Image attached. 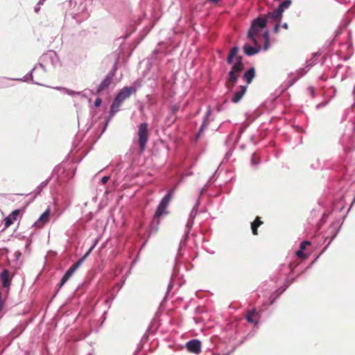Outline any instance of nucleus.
<instances>
[{"instance_id":"obj_1","label":"nucleus","mask_w":355,"mask_h":355,"mask_svg":"<svg viewBox=\"0 0 355 355\" xmlns=\"http://www.w3.org/2000/svg\"><path fill=\"white\" fill-rule=\"evenodd\" d=\"M137 92L135 87H124L117 94L114 99V101L111 105L110 114L114 115L119 110L122 103L127 98H128L132 94H135Z\"/></svg>"},{"instance_id":"obj_2","label":"nucleus","mask_w":355,"mask_h":355,"mask_svg":"<svg viewBox=\"0 0 355 355\" xmlns=\"http://www.w3.org/2000/svg\"><path fill=\"white\" fill-rule=\"evenodd\" d=\"M173 192V190L169 191L168 193L162 198L157 207L153 218V222L157 223V225L159 223V218L164 214H168L166 208L172 198Z\"/></svg>"},{"instance_id":"obj_3","label":"nucleus","mask_w":355,"mask_h":355,"mask_svg":"<svg viewBox=\"0 0 355 355\" xmlns=\"http://www.w3.org/2000/svg\"><path fill=\"white\" fill-rule=\"evenodd\" d=\"M291 0H285L279 5L276 10L268 12L265 16L268 22H279L282 17V12L291 5Z\"/></svg>"},{"instance_id":"obj_4","label":"nucleus","mask_w":355,"mask_h":355,"mask_svg":"<svg viewBox=\"0 0 355 355\" xmlns=\"http://www.w3.org/2000/svg\"><path fill=\"white\" fill-rule=\"evenodd\" d=\"M149 139L148 125L147 123H141L138 129V143L140 152L142 153L146 148V145Z\"/></svg>"},{"instance_id":"obj_5","label":"nucleus","mask_w":355,"mask_h":355,"mask_svg":"<svg viewBox=\"0 0 355 355\" xmlns=\"http://www.w3.org/2000/svg\"><path fill=\"white\" fill-rule=\"evenodd\" d=\"M243 69V64L242 62V57L236 56V62L233 64L231 71L228 73V79L230 80V83H233V84H236L239 75L241 71Z\"/></svg>"},{"instance_id":"obj_6","label":"nucleus","mask_w":355,"mask_h":355,"mask_svg":"<svg viewBox=\"0 0 355 355\" xmlns=\"http://www.w3.org/2000/svg\"><path fill=\"white\" fill-rule=\"evenodd\" d=\"M186 347L189 352L200 354L201 352V343L198 340H191L187 343Z\"/></svg>"},{"instance_id":"obj_7","label":"nucleus","mask_w":355,"mask_h":355,"mask_svg":"<svg viewBox=\"0 0 355 355\" xmlns=\"http://www.w3.org/2000/svg\"><path fill=\"white\" fill-rule=\"evenodd\" d=\"M51 210L48 208L34 223L33 226L36 228H41L49 220Z\"/></svg>"},{"instance_id":"obj_8","label":"nucleus","mask_w":355,"mask_h":355,"mask_svg":"<svg viewBox=\"0 0 355 355\" xmlns=\"http://www.w3.org/2000/svg\"><path fill=\"white\" fill-rule=\"evenodd\" d=\"M19 214L20 210L15 209L10 215H8L4 220V228H8L11 225H12L14 221L17 220Z\"/></svg>"},{"instance_id":"obj_9","label":"nucleus","mask_w":355,"mask_h":355,"mask_svg":"<svg viewBox=\"0 0 355 355\" xmlns=\"http://www.w3.org/2000/svg\"><path fill=\"white\" fill-rule=\"evenodd\" d=\"M1 280L3 288H9L11 284L12 277L7 269H4L1 274Z\"/></svg>"},{"instance_id":"obj_10","label":"nucleus","mask_w":355,"mask_h":355,"mask_svg":"<svg viewBox=\"0 0 355 355\" xmlns=\"http://www.w3.org/2000/svg\"><path fill=\"white\" fill-rule=\"evenodd\" d=\"M245 318L248 322L257 324H258L259 315L255 309H252L247 312Z\"/></svg>"},{"instance_id":"obj_11","label":"nucleus","mask_w":355,"mask_h":355,"mask_svg":"<svg viewBox=\"0 0 355 355\" xmlns=\"http://www.w3.org/2000/svg\"><path fill=\"white\" fill-rule=\"evenodd\" d=\"M268 21L265 17H258L255 19L252 24V31H254L255 28H263L266 26Z\"/></svg>"},{"instance_id":"obj_12","label":"nucleus","mask_w":355,"mask_h":355,"mask_svg":"<svg viewBox=\"0 0 355 355\" xmlns=\"http://www.w3.org/2000/svg\"><path fill=\"white\" fill-rule=\"evenodd\" d=\"M247 90V86L241 85L239 87V91L235 92L234 94L232 101L234 103H238L243 96Z\"/></svg>"},{"instance_id":"obj_13","label":"nucleus","mask_w":355,"mask_h":355,"mask_svg":"<svg viewBox=\"0 0 355 355\" xmlns=\"http://www.w3.org/2000/svg\"><path fill=\"white\" fill-rule=\"evenodd\" d=\"M112 77L107 75L104 80L99 85L98 89H97V94H100L102 91L107 88L111 84Z\"/></svg>"},{"instance_id":"obj_14","label":"nucleus","mask_w":355,"mask_h":355,"mask_svg":"<svg viewBox=\"0 0 355 355\" xmlns=\"http://www.w3.org/2000/svg\"><path fill=\"white\" fill-rule=\"evenodd\" d=\"M255 76V69L254 67L249 69L243 74V79L248 84H250Z\"/></svg>"},{"instance_id":"obj_15","label":"nucleus","mask_w":355,"mask_h":355,"mask_svg":"<svg viewBox=\"0 0 355 355\" xmlns=\"http://www.w3.org/2000/svg\"><path fill=\"white\" fill-rule=\"evenodd\" d=\"M263 224L261 217L257 216L251 223L252 232L254 235H258V227Z\"/></svg>"},{"instance_id":"obj_16","label":"nucleus","mask_w":355,"mask_h":355,"mask_svg":"<svg viewBox=\"0 0 355 355\" xmlns=\"http://www.w3.org/2000/svg\"><path fill=\"white\" fill-rule=\"evenodd\" d=\"M76 269L71 266L69 269L67 270L64 276L62 277L60 283V287L62 286L67 280L70 278V277L73 275Z\"/></svg>"},{"instance_id":"obj_17","label":"nucleus","mask_w":355,"mask_h":355,"mask_svg":"<svg viewBox=\"0 0 355 355\" xmlns=\"http://www.w3.org/2000/svg\"><path fill=\"white\" fill-rule=\"evenodd\" d=\"M238 52H239V48L237 46H234V47H232L230 49L229 55H228L227 58V62L228 64H232V63L233 58L234 57L236 58V56H238L237 55Z\"/></svg>"},{"instance_id":"obj_18","label":"nucleus","mask_w":355,"mask_h":355,"mask_svg":"<svg viewBox=\"0 0 355 355\" xmlns=\"http://www.w3.org/2000/svg\"><path fill=\"white\" fill-rule=\"evenodd\" d=\"M259 49H260L259 47L256 49L250 45H245L243 47L244 53L247 55H250V56L257 53L259 51Z\"/></svg>"},{"instance_id":"obj_19","label":"nucleus","mask_w":355,"mask_h":355,"mask_svg":"<svg viewBox=\"0 0 355 355\" xmlns=\"http://www.w3.org/2000/svg\"><path fill=\"white\" fill-rule=\"evenodd\" d=\"M94 248V245L92 246L89 250L85 253V254L76 263H75L72 266L76 270L83 263V262L85 260V259L88 257V255L91 253V252L93 250Z\"/></svg>"},{"instance_id":"obj_20","label":"nucleus","mask_w":355,"mask_h":355,"mask_svg":"<svg viewBox=\"0 0 355 355\" xmlns=\"http://www.w3.org/2000/svg\"><path fill=\"white\" fill-rule=\"evenodd\" d=\"M259 29L260 28H255L254 31H252L251 27L248 33V38H250L255 45H257L258 44L256 39V35L258 34Z\"/></svg>"},{"instance_id":"obj_21","label":"nucleus","mask_w":355,"mask_h":355,"mask_svg":"<svg viewBox=\"0 0 355 355\" xmlns=\"http://www.w3.org/2000/svg\"><path fill=\"white\" fill-rule=\"evenodd\" d=\"M263 37L264 38V40H265L264 49L267 50L269 46V33L268 31H266L263 34Z\"/></svg>"},{"instance_id":"obj_22","label":"nucleus","mask_w":355,"mask_h":355,"mask_svg":"<svg viewBox=\"0 0 355 355\" xmlns=\"http://www.w3.org/2000/svg\"><path fill=\"white\" fill-rule=\"evenodd\" d=\"M296 255L302 259H305L306 258V255L304 253V250L300 249L296 252Z\"/></svg>"},{"instance_id":"obj_23","label":"nucleus","mask_w":355,"mask_h":355,"mask_svg":"<svg viewBox=\"0 0 355 355\" xmlns=\"http://www.w3.org/2000/svg\"><path fill=\"white\" fill-rule=\"evenodd\" d=\"M309 245H311V242H309L308 241H304L301 243L300 246V249L302 250H304L306 249V246H308Z\"/></svg>"},{"instance_id":"obj_24","label":"nucleus","mask_w":355,"mask_h":355,"mask_svg":"<svg viewBox=\"0 0 355 355\" xmlns=\"http://www.w3.org/2000/svg\"><path fill=\"white\" fill-rule=\"evenodd\" d=\"M234 85L235 84H233V83H230V80L227 79L226 82V87L228 89H232Z\"/></svg>"},{"instance_id":"obj_25","label":"nucleus","mask_w":355,"mask_h":355,"mask_svg":"<svg viewBox=\"0 0 355 355\" xmlns=\"http://www.w3.org/2000/svg\"><path fill=\"white\" fill-rule=\"evenodd\" d=\"M101 102H102V101L101 98H96L94 101L95 107H99L101 104Z\"/></svg>"},{"instance_id":"obj_26","label":"nucleus","mask_w":355,"mask_h":355,"mask_svg":"<svg viewBox=\"0 0 355 355\" xmlns=\"http://www.w3.org/2000/svg\"><path fill=\"white\" fill-rule=\"evenodd\" d=\"M279 30V22H276L274 26V32L278 33Z\"/></svg>"},{"instance_id":"obj_27","label":"nucleus","mask_w":355,"mask_h":355,"mask_svg":"<svg viewBox=\"0 0 355 355\" xmlns=\"http://www.w3.org/2000/svg\"><path fill=\"white\" fill-rule=\"evenodd\" d=\"M108 180H109V177L105 176L102 178L101 182L103 184H105L107 182Z\"/></svg>"},{"instance_id":"obj_28","label":"nucleus","mask_w":355,"mask_h":355,"mask_svg":"<svg viewBox=\"0 0 355 355\" xmlns=\"http://www.w3.org/2000/svg\"><path fill=\"white\" fill-rule=\"evenodd\" d=\"M255 158H256V155H254L252 156V162L253 164H255V162H256Z\"/></svg>"},{"instance_id":"obj_29","label":"nucleus","mask_w":355,"mask_h":355,"mask_svg":"<svg viewBox=\"0 0 355 355\" xmlns=\"http://www.w3.org/2000/svg\"><path fill=\"white\" fill-rule=\"evenodd\" d=\"M211 3H216L219 1V0H208Z\"/></svg>"},{"instance_id":"obj_30","label":"nucleus","mask_w":355,"mask_h":355,"mask_svg":"<svg viewBox=\"0 0 355 355\" xmlns=\"http://www.w3.org/2000/svg\"><path fill=\"white\" fill-rule=\"evenodd\" d=\"M205 122H204V123H202V126H201V128H200V132L202 131V130H203V128H205Z\"/></svg>"},{"instance_id":"obj_31","label":"nucleus","mask_w":355,"mask_h":355,"mask_svg":"<svg viewBox=\"0 0 355 355\" xmlns=\"http://www.w3.org/2000/svg\"><path fill=\"white\" fill-rule=\"evenodd\" d=\"M283 28H284L285 29H287L288 28V24L286 23L284 24H283Z\"/></svg>"},{"instance_id":"obj_32","label":"nucleus","mask_w":355,"mask_h":355,"mask_svg":"<svg viewBox=\"0 0 355 355\" xmlns=\"http://www.w3.org/2000/svg\"><path fill=\"white\" fill-rule=\"evenodd\" d=\"M42 3H43V1H39V3H40V4H42Z\"/></svg>"}]
</instances>
